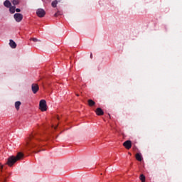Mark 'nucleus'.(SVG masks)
<instances>
[{
    "instance_id": "4468645a",
    "label": "nucleus",
    "mask_w": 182,
    "mask_h": 182,
    "mask_svg": "<svg viewBox=\"0 0 182 182\" xmlns=\"http://www.w3.org/2000/svg\"><path fill=\"white\" fill-rule=\"evenodd\" d=\"M139 178L141 182L146 181V176H144V175H143V174L140 175Z\"/></svg>"
},
{
    "instance_id": "6e6552de",
    "label": "nucleus",
    "mask_w": 182,
    "mask_h": 182,
    "mask_svg": "<svg viewBox=\"0 0 182 182\" xmlns=\"http://www.w3.org/2000/svg\"><path fill=\"white\" fill-rule=\"evenodd\" d=\"M95 113L97 116H103L105 114V112H103V109L102 108H97L95 110Z\"/></svg>"
},
{
    "instance_id": "ddd939ff",
    "label": "nucleus",
    "mask_w": 182,
    "mask_h": 182,
    "mask_svg": "<svg viewBox=\"0 0 182 182\" xmlns=\"http://www.w3.org/2000/svg\"><path fill=\"white\" fill-rule=\"evenodd\" d=\"M88 105L90 107L95 106V105H96V102H95V101H93L92 100H88Z\"/></svg>"
},
{
    "instance_id": "0eeeda50",
    "label": "nucleus",
    "mask_w": 182,
    "mask_h": 182,
    "mask_svg": "<svg viewBox=\"0 0 182 182\" xmlns=\"http://www.w3.org/2000/svg\"><path fill=\"white\" fill-rule=\"evenodd\" d=\"M31 90L34 95L38 93V91L39 90V85H38V84H32Z\"/></svg>"
},
{
    "instance_id": "393cba45",
    "label": "nucleus",
    "mask_w": 182,
    "mask_h": 182,
    "mask_svg": "<svg viewBox=\"0 0 182 182\" xmlns=\"http://www.w3.org/2000/svg\"><path fill=\"white\" fill-rule=\"evenodd\" d=\"M58 127H54V129H57Z\"/></svg>"
},
{
    "instance_id": "20e7f679",
    "label": "nucleus",
    "mask_w": 182,
    "mask_h": 182,
    "mask_svg": "<svg viewBox=\"0 0 182 182\" xmlns=\"http://www.w3.org/2000/svg\"><path fill=\"white\" fill-rule=\"evenodd\" d=\"M14 18L16 22H21L23 19V16L21 14L16 13L14 14Z\"/></svg>"
},
{
    "instance_id": "5701e85b",
    "label": "nucleus",
    "mask_w": 182,
    "mask_h": 182,
    "mask_svg": "<svg viewBox=\"0 0 182 182\" xmlns=\"http://www.w3.org/2000/svg\"><path fill=\"white\" fill-rule=\"evenodd\" d=\"M90 58L93 59V55L92 53L90 54Z\"/></svg>"
},
{
    "instance_id": "4be33fe9",
    "label": "nucleus",
    "mask_w": 182,
    "mask_h": 182,
    "mask_svg": "<svg viewBox=\"0 0 182 182\" xmlns=\"http://www.w3.org/2000/svg\"><path fill=\"white\" fill-rule=\"evenodd\" d=\"M16 11H17V12H21V10H20L19 9H16Z\"/></svg>"
},
{
    "instance_id": "7ed1b4c3",
    "label": "nucleus",
    "mask_w": 182,
    "mask_h": 182,
    "mask_svg": "<svg viewBox=\"0 0 182 182\" xmlns=\"http://www.w3.org/2000/svg\"><path fill=\"white\" fill-rule=\"evenodd\" d=\"M39 106H40V109L41 110V112H46V110H47L46 100H41L40 101Z\"/></svg>"
},
{
    "instance_id": "dca6fc26",
    "label": "nucleus",
    "mask_w": 182,
    "mask_h": 182,
    "mask_svg": "<svg viewBox=\"0 0 182 182\" xmlns=\"http://www.w3.org/2000/svg\"><path fill=\"white\" fill-rule=\"evenodd\" d=\"M11 2L13 5H18L19 4V0H11Z\"/></svg>"
},
{
    "instance_id": "1a4fd4ad",
    "label": "nucleus",
    "mask_w": 182,
    "mask_h": 182,
    "mask_svg": "<svg viewBox=\"0 0 182 182\" xmlns=\"http://www.w3.org/2000/svg\"><path fill=\"white\" fill-rule=\"evenodd\" d=\"M9 46L11 48H12V49H15L16 48V43H15L14 40H10Z\"/></svg>"
},
{
    "instance_id": "f3484780",
    "label": "nucleus",
    "mask_w": 182,
    "mask_h": 182,
    "mask_svg": "<svg viewBox=\"0 0 182 182\" xmlns=\"http://www.w3.org/2000/svg\"><path fill=\"white\" fill-rule=\"evenodd\" d=\"M11 14H15V6H11L9 9Z\"/></svg>"
},
{
    "instance_id": "2eb2a0df",
    "label": "nucleus",
    "mask_w": 182,
    "mask_h": 182,
    "mask_svg": "<svg viewBox=\"0 0 182 182\" xmlns=\"http://www.w3.org/2000/svg\"><path fill=\"white\" fill-rule=\"evenodd\" d=\"M51 5H52L53 8H56V6L58 5V1L56 0L53 1L51 3Z\"/></svg>"
},
{
    "instance_id": "b1692460",
    "label": "nucleus",
    "mask_w": 182,
    "mask_h": 182,
    "mask_svg": "<svg viewBox=\"0 0 182 182\" xmlns=\"http://www.w3.org/2000/svg\"><path fill=\"white\" fill-rule=\"evenodd\" d=\"M76 96H79V94H77Z\"/></svg>"
},
{
    "instance_id": "6ab92c4d",
    "label": "nucleus",
    "mask_w": 182,
    "mask_h": 182,
    "mask_svg": "<svg viewBox=\"0 0 182 182\" xmlns=\"http://www.w3.org/2000/svg\"><path fill=\"white\" fill-rule=\"evenodd\" d=\"M5 176L4 175L0 176V182H5Z\"/></svg>"
},
{
    "instance_id": "f8f14e48",
    "label": "nucleus",
    "mask_w": 182,
    "mask_h": 182,
    "mask_svg": "<svg viewBox=\"0 0 182 182\" xmlns=\"http://www.w3.org/2000/svg\"><path fill=\"white\" fill-rule=\"evenodd\" d=\"M21 105V103L19 101H17L15 102V107H16V110H19V107H20Z\"/></svg>"
},
{
    "instance_id": "a878e982",
    "label": "nucleus",
    "mask_w": 182,
    "mask_h": 182,
    "mask_svg": "<svg viewBox=\"0 0 182 182\" xmlns=\"http://www.w3.org/2000/svg\"><path fill=\"white\" fill-rule=\"evenodd\" d=\"M129 154H130V156H132V154H131V153H129Z\"/></svg>"
},
{
    "instance_id": "9d476101",
    "label": "nucleus",
    "mask_w": 182,
    "mask_h": 182,
    "mask_svg": "<svg viewBox=\"0 0 182 182\" xmlns=\"http://www.w3.org/2000/svg\"><path fill=\"white\" fill-rule=\"evenodd\" d=\"M4 6H6V8H11L12 4H11V1H9V0H6L4 2Z\"/></svg>"
},
{
    "instance_id": "f03ea898",
    "label": "nucleus",
    "mask_w": 182,
    "mask_h": 182,
    "mask_svg": "<svg viewBox=\"0 0 182 182\" xmlns=\"http://www.w3.org/2000/svg\"><path fill=\"white\" fill-rule=\"evenodd\" d=\"M23 158V154L18 152L16 156H11L8 158L6 164L9 166V167H12L14 163H16L18 160H21Z\"/></svg>"
},
{
    "instance_id": "423d86ee",
    "label": "nucleus",
    "mask_w": 182,
    "mask_h": 182,
    "mask_svg": "<svg viewBox=\"0 0 182 182\" xmlns=\"http://www.w3.org/2000/svg\"><path fill=\"white\" fill-rule=\"evenodd\" d=\"M124 147L127 149V150H130L132 149V141L127 140L123 143Z\"/></svg>"
},
{
    "instance_id": "9b49d317",
    "label": "nucleus",
    "mask_w": 182,
    "mask_h": 182,
    "mask_svg": "<svg viewBox=\"0 0 182 182\" xmlns=\"http://www.w3.org/2000/svg\"><path fill=\"white\" fill-rule=\"evenodd\" d=\"M135 157L138 161H141V160H143V158L141 157V155L140 154H136Z\"/></svg>"
},
{
    "instance_id": "a211bd4d",
    "label": "nucleus",
    "mask_w": 182,
    "mask_h": 182,
    "mask_svg": "<svg viewBox=\"0 0 182 182\" xmlns=\"http://www.w3.org/2000/svg\"><path fill=\"white\" fill-rule=\"evenodd\" d=\"M31 41H33V42H41V40H38L36 38H33L30 39Z\"/></svg>"
},
{
    "instance_id": "aec40b11",
    "label": "nucleus",
    "mask_w": 182,
    "mask_h": 182,
    "mask_svg": "<svg viewBox=\"0 0 182 182\" xmlns=\"http://www.w3.org/2000/svg\"><path fill=\"white\" fill-rule=\"evenodd\" d=\"M59 15H62V13L60 11H58L54 14V16H59Z\"/></svg>"
},
{
    "instance_id": "412c9836",
    "label": "nucleus",
    "mask_w": 182,
    "mask_h": 182,
    "mask_svg": "<svg viewBox=\"0 0 182 182\" xmlns=\"http://www.w3.org/2000/svg\"><path fill=\"white\" fill-rule=\"evenodd\" d=\"M2 168H4V166L0 164V171H2Z\"/></svg>"
},
{
    "instance_id": "f257e3e1",
    "label": "nucleus",
    "mask_w": 182,
    "mask_h": 182,
    "mask_svg": "<svg viewBox=\"0 0 182 182\" xmlns=\"http://www.w3.org/2000/svg\"><path fill=\"white\" fill-rule=\"evenodd\" d=\"M39 139L38 136L35 135H31L27 140L26 141V146L28 147V149H36L35 152L36 153H39L41 150H38L39 149L40 145H38L36 141H38Z\"/></svg>"
},
{
    "instance_id": "39448f33",
    "label": "nucleus",
    "mask_w": 182,
    "mask_h": 182,
    "mask_svg": "<svg viewBox=\"0 0 182 182\" xmlns=\"http://www.w3.org/2000/svg\"><path fill=\"white\" fill-rule=\"evenodd\" d=\"M36 14L39 18H43V16L46 15V12H45V10L43 9H38L36 11Z\"/></svg>"
}]
</instances>
